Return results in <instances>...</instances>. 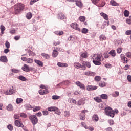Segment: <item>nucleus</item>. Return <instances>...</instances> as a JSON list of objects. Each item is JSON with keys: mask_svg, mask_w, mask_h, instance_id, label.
I'll return each instance as SVG.
<instances>
[{"mask_svg": "<svg viewBox=\"0 0 131 131\" xmlns=\"http://www.w3.org/2000/svg\"><path fill=\"white\" fill-rule=\"evenodd\" d=\"M43 115L47 116L49 114V112L48 111H42Z\"/></svg>", "mask_w": 131, "mask_h": 131, "instance_id": "63", "label": "nucleus"}, {"mask_svg": "<svg viewBox=\"0 0 131 131\" xmlns=\"http://www.w3.org/2000/svg\"><path fill=\"white\" fill-rule=\"evenodd\" d=\"M40 109H41L40 106H36V107H34L33 108V111L34 112H36V111H38L39 110H40Z\"/></svg>", "mask_w": 131, "mask_h": 131, "instance_id": "41", "label": "nucleus"}, {"mask_svg": "<svg viewBox=\"0 0 131 131\" xmlns=\"http://www.w3.org/2000/svg\"><path fill=\"white\" fill-rule=\"evenodd\" d=\"M10 42H9V41H6L5 42V47L6 48H7V49H10Z\"/></svg>", "mask_w": 131, "mask_h": 131, "instance_id": "52", "label": "nucleus"}, {"mask_svg": "<svg viewBox=\"0 0 131 131\" xmlns=\"http://www.w3.org/2000/svg\"><path fill=\"white\" fill-rule=\"evenodd\" d=\"M29 118L31 121L33 125H35V124H37L38 122V119L37 118V117H36V115H31L29 117Z\"/></svg>", "mask_w": 131, "mask_h": 131, "instance_id": "3", "label": "nucleus"}, {"mask_svg": "<svg viewBox=\"0 0 131 131\" xmlns=\"http://www.w3.org/2000/svg\"><path fill=\"white\" fill-rule=\"evenodd\" d=\"M74 66L75 68L79 69V68H81L82 65L79 62H75L74 63Z\"/></svg>", "mask_w": 131, "mask_h": 131, "instance_id": "24", "label": "nucleus"}, {"mask_svg": "<svg viewBox=\"0 0 131 131\" xmlns=\"http://www.w3.org/2000/svg\"><path fill=\"white\" fill-rule=\"evenodd\" d=\"M127 79L128 81H129V82H131V76L128 75L127 77Z\"/></svg>", "mask_w": 131, "mask_h": 131, "instance_id": "64", "label": "nucleus"}, {"mask_svg": "<svg viewBox=\"0 0 131 131\" xmlns=\"http://www.w3.org/2000/svg\"><path fill=\"white\" fill-rule=\"evenodd\" d=\"M100 40L101 41H103V40H106V36H105V35H101L100 36Z\"/></svg>", "mask_w": 131, "mask_h": 131, "instance_id": "40", "label": "nucleus"}, {"mask_svg": "<svg viewBox=\"0 0 131 131\" xmlns=\"http://www.w3.org/2000/svg\"><path fill=\"white\" fill-rule=\"evenodd\" d=\"M34 62H35V63H36V64L38 65V66H39L40 67H42V66H43V62H42L40 60L35 59Z\"/></svg>", "mask_w": 131, "mask_h": 131, "instance_id": "17", "label": "nucleus"}, {"mask_svg": "<svg viewBox=\"0 0 131 131\" xmlns=\"http://www.w3.org/2000/svg\"><path fill=\"white\" fill-rule=\"evenodd\" d=\"M25 52H28L29 56L30 57H34L35 56V53L33 52V49L32 47L29 46L28 48L25 49Z\"/></svg>", "mask_w": 131, "mask_h": 131, "instance_id": "6", "label": "nucleus"}, {"mask_svg": "<svg viewBox=\"0 0 131 131\" xmlns=\"http://www.w3.org/2000/svg\"><path fill=\"white\" fill-rule=\"evenodd\" d=\"M93 63H94L95 65H101V61L97 60L96 59H94V58H93Z\"/></svg>", "mask_w": 131, "mask_h": 131, "instance_id": "32", "label": "nucleus"}, {"mask_svg": "<svg viewBox=\"0 0 131 131\" xmlns=\"http://www.w3.org/2000/svg\"><path fill=\"white\" fill-rule=\"evenodd\" d=\"M81 63V68L82 70H85L86 68H91V63H90L89 62L82 60Z\"/></svg>", "mask_w": 131, "mask_h": 131, "instance_id": "4", "label": "nucleus"}, {"mask_svg": "<svg viewBox=\"0 0 131 131\" xmlns=\"http://www.w3.org/2000/svg\"><path fill=\"white\" fill-rule=\"evenodd\" d=\"M76 5L79 8H82V3L80 1V0H76Z\"/></svg>", "mask_w": 131, "mask_h": 131, "instance_id": "21", "label": "nucleus"}, {"mask_svg": "<svg viewBox=\"0 0 131 131\" xmlns=\"http://www.w3.org/2000/svg\"><path fill=\"white\" fill-rule=\"evenodd\" d=\"M12 72L13 73H19L20 72V70L16 69H12L11 70Z\"/></svg>", "mask_w": 131, "mask_h": 131, "instance_id": "46", "label": "nucleus"}, {"mask_svg": "<svg viewBox=\"0 0 131 131\" xmlns=\"http://www.w3.org/2000/svg\"><path fill=\"white\" fill-rule=\"evenodd\" d=\"M99 86H100V88H104V86H105L106 85V82H101L99 83Z\"/></svg>", "mask_w": 131, "mask_h": 131, "instance_id": "47", "label": "nucleus"}, {"mask_svg": "<svg viewBox=\"0 0 131 131\" xmlns=\"http://www.w3.org/2000/svg\"><path fill=\"white\" fill-rule=\"evenodd\" d=\"M0 30H1V33L2 34H4L5 31L6 30V28L4 26V25H1L0 26Z\"/></svg>", "mask_w": 131, "mask_h": 131, "instance_id": "29", "label": "nucleus"}, {"mask_svg": "<svg viewBox=\"0 0 131 131\" xmlns=\"http://www.w3.org/2000/svg\"><path fill=\"white\" fill-rule=\"evenodd\" d=\"M80 118L81 120H84L85 119V114H81L80 116Z\"/></svg>", "mask_w": 131, "mask_h": 131, "instance_id": "48", "label": "nucleus"}, {"mask_svg": "<svg viewBox=\"0 0 131 131\" xmlns=\"http://www.w3.org/2000/svg\"><path fill=\"white\" fill-rule=\"evenodd\" d=\"M79 19L81 22H84L85 21V17L84 16H80Z\"/></svg>", "mask_w": 131, "mask_h": 131, "instance_id": "49", "label": "nucleus"}, {"mask_svg": "<svg viewBox=\"0 0 131 131\" xmlns=\"http://www.w3.org/2000/svg\"><path fill=\"white\" fill-rule=\"evenodd\" d=\"M41 56L43 57V58H45V59H49V58H50V55L46 53H42Z\"/></svg>", "mask_w": 131, "mask_h": 131, "instance_id": "43", "label": "nucleus"}, {"mask_svg": "<svg viewBox=\"0 0 131 131\" xmlns=\"http://www.w3.org/2000/svg\"><path fill=\"white\" fill-rule=\"evenodd\" d=\"M23 102V99L22 98H17L16 100V102L17 104H20V103H22Z\"/></svg>", "mask_w": 131, "mask_h": 131, "instance_id": "45", "label": "nucleus"}, {"mask_svg": "<svg viewBox=\"0 0 131 131\" xmlns=\"http://www.w3.org/2000/svg\"><path fill=\"white\" fill-rule=\"evenodd\" d=\"M100 97L103 100H106V99H108V95L107 94H101L100 95Z\"/></svg>", "mask_w": 131, "mask_h": 131, "instance_id": "34", "label": "nucleus"}, {"mask_svg": "<svg viewBox=\"0 0 131 131\" xmlns=\"http://www.w3.org/2000/svg\"><path fill=\"white\" fill-rule=\"evenodd\" d=\"M108 54L112 56V57H115L116 56V53L115 50H112L109 52Z\"/></svg>", "mask_w": 131, "mask_h": 131, "instance_id": "26", "label": "nucleus"}, {"mask_svg": "<svg viewBox=\"0 0 131 131\" xmlns=\"http://www.w3.org/2000/svg\"><path fill=\"white\" fill-rule=\"evenodd\" d=\"M7 109L8 111H13V110L14 108L13 107V105H12L11 104H9L7 106Z\"/></svg>", "mask_w": 131, "mask_h": 131, "instance_id": "33", "label": "nucleus"}, {"mask_svg": "<svg viewBox=\"0 0 131 131\" xmlns=\"http://www.w3.org/2000/svg\"><path fill=\"white\" fill-rule=\"evenodd\" d=\"M126 35H130L131 34V30H127L125 32Z\"/></svg>", "mask_w": 131, "mask_h": 131, "instance_id": "62", "label": "nucleus"}, {"mask_svg": "<svg viewBox=\"0 0 131 131\" xmlns=\"http://www.w3.org/2000/svg\"><path fill=\"white\" fill-rule=\"evenodd\" d=\"M21 69L23 71H25V72H30V70H33V68L31 67L29 68L28 65L24 64V66L22 67Z\"/></svg>", "mask_w": 131, "mask_h": 131, "instance_id": "7", "label": "nucleus"}, {"mask_svg": "<svg viewBox=\"0 0 131 131\" xmlns=\"http://www.w3.org/2000/svg\"><path fill=\"white\" fill-rule=\"evenodd\" d=\"M14 93H15V90H12L11 89L9 90H7L4 92L5 95H13V94H14Z\"/></svg>", "mask_w": 131, "mask_h": 131, "instance_id": "13", "label": "nucleus"}, {"mask_svg": "<svg viewBox=\"0 0 131 131\" xmlns=\"http://www.w3.org/2000/svg\"><path fill=\"white\" fill-rule=\"evenodd\" d=\"M70 103L71 104H76V103H77V102H76V100L73 98H71L70 99Z\"/></svg>", "mask_w": 131, "mask_h": 131, "instance_id": "53", "label": "nucleus"}, {"mask_svg": "<svg viewBox=\"0 0 131 131\" xmlns=\"http://www.w3.org/2000/svg\"><path fill=\"white\" fill-rule=\"evenodd\" d=\"M98 89V86H93L92 85H88L86 86L87 91H95V90H97Z\"/></svg>", "mask_w": 131, "mask_h": 131, "instance_id": "10", "label": "nucleus"}, {"mask_svg": "<svg viewBox=\"0 0 131 131\" xmlns=\"http://www.w3.org/2000/svg\"><path fill=\"white\" fill-rule=\"evenodd\" d=\"M26 18L28 19V20H30V19L32 18V13H31V12L27 13Z\"/></svg>", "mask_w": 131, "mask_h": 131, "instance_id": "30", "label": "nucleus"}, {"mask_svg": "<svg viewBox=\"0 0 131 131\" xmlns=\"http://www.w3.org/2000/svg\"><path fill=\"white\" fill-rule=\"evenodd\" d=\"M55 34H56V35H63V34H64V32H63L62 31H56L55 32H54Z\"/></svg>", "mask_w": 131, "mask_h": 131, "instance_id": "27", "label": "nucleus"}, {"mask_svg": "<svg viewBox=\"0 0 131 131\" xmlns=\"http://www.w3.org/2000/svg\"><path fill=\"white\" fill-rule=\"evenodd\" d=\"M108 122L110 125H113L114 124V121H113V120H108Z\"/></svg>", "mask_w": 131, "mask_h": 131, "instance_id": "57", "label": "nucleus"}, {"mask_svg": "<svg viewBox=\"0 0 131 131\" xmlns=\"http://www.w3.org/2000/svg\"><path fill=\"white\" fill-rule=\"evenodd\" d=\"M23 10H24V5L22 3L17 4L14 6V13L16 15H18Z\"/></svg>", "mask_w": 131, "mask_h": 131, "instance_id": "2", "label": "nucleus"}, {"mask_svg": "<svg viewBox=\"0 0 131 131\" xmlns=\"http://www.w3.org/2000/svg\"><path fill=\"white\" fill-rule=\"evenodd\" d=\"M81 58H88V54L85 52L81 54L80 60L81 61Z\"/></svg>", "mask_w": 131, "mask_h": 131, "instance_id": "36", "label": "nucleus"}, {"mask_svg": "<svg viewBox=\"0 0 131 131\" xmlns=\"http://www.w3.org/2000/svg\"><path fill=\"white\" fill-rule=\"evenodd\" d=\"M70 114V113H69V112L68 111L64 112V116L66 117H69Z\"/></svg>", "mask_w": 131, "mask_h": 131, "instance_id": "61", "label": "nucleus"}, {"mask_svg": "<svg viewBox=\"0 0 131 131\" xmlns=\"http://www.w3.org/2000/svg\"><path fill=\"white\" fill-rule=\"evenodd\" d=\"M84 104H85V102H84V100L82 99H80L78 101L77 105H78L79 106H80L81 105H84Z\"/></svg>", "mask_w": 131, "mask_h": 131, "instance_id": "28", "label": "nucleus"}, {"mask_svg": "<svg viewBox=\"0 0 131 131\" xmlns=\"http://www.w3.org/2000/svg\"><path fill=\"white\" fill-rule=\"evenodd\" d=\"M100 15L101 16V17H103L104 20H108V15H107L106 13H104V12H101L100 13Z\"/></svg>", "mask_w": 131, "mask_h": 131, "instance_id": "22", "label": "nucleus"}, {"mask_svg": "<svg viewBox=\"0 0 131 131\" xmlns=\"http://www.w3.org/2000/svg\"><path fill=\"white\" fill-rule=\"evenodd\" d=\"M24 107L27 110H30V109H32V106L29 104H27L24 105Z\"/></svg>", "mask_w": 131, "mask_h": 131, "instance_id": "31", "label": "nucleus"}, {"mask_svg": "<svg viewBox=\"0 0 131 131\" xmlns=\"http://www.w3.org/2000/svg\"><path fill=\"white\" fill-rule=\"evenodd\" d=\"M81 32H82V33H83L84 34H86V33H88V32H89V30L85 28H83L81 30Z\"/></svg>", "mask_w": 131, "mask_h": 131, "instance_id": "38", "label": "nucleus"}, {"mask_svg": "<svg viewBox=\"0 0 131 131\" xmlns=\"http://www.w3.org/2000/svg\"><path fill=\"white\" fill-rule=\"evenodd\" d=\"M95 80H96V81H100V80H101V76H95Z\"/></svg>", "mask_w": 131, "mask_h": 131, "instance_id": "51", "label": "nucleus"}, {"mask_svg": "<svg viewBox=\"0 0 131 131\" xmlns=\"http://www.w3.org/2000/svg\"><path fill=\"white\" fill-rule=\"evenodd\" d=\"M110 4L112 6H119V4L116 3V2H115V1L114 0H112L110 1Z\"/></svg>", "mask_w": 131, "mask_h": 131, "instance_id": "25", "label": "nucleus"}, {"mask_svg": "<svg viewBox=\"0 0 131 131\" xmlns=\"http://www.w3.org/2000/svg\"><path fill=\"white\" fill-rule=\"evenodd\" d=\"M92 120L96 122H98L99 121V116H98V115H94L92 117Z\"/></svg>", "mask_w": 131, "mask_h": 131, "instance_id": "23", "label": "nucleus"}, {"mask_svg": "<svg viewBox=\"0 0 131 131\" xmlns=\"http://www.w3.org/2000/svg\"><path fill=\"white\" fill-rule=\"evenodd\" d=\"M60 98H61V97H60L58 95H53L52 96V100H59V99H60Z\"/></svg>", "mask_w": 131, "mask_h": 131, "instance_id": "39", "label": "nucleus"}, {"mask_svg": "<svg viewBox=\"0 0 131 131\" xmlns=\"http://www.w3.org/2000/svg\"><path fill=\"white\" fill-rule=\"evenodd\" d=\"M69 83V81H64L63 82H61V85H67Z\"/></svg>", "mask_w": 131, "mask_h": 131, "instance_id": "54", "label": "nucleus"}, {"mask_svg": "<svg viewBox=\"0 0 131 131\" xmlns=\"http://www.w3.org/2000/svg\"><path fill=\"white\" fill-rule=\"evenodd\" d=\"M58 54H59V53L57 51L56 49L54 48L52 52V57H53V58H56V57L58 56Z\"/></svg>", "mask_w": 131, "mask_h": 131, "instance_id": "20", "label": "nucleus"}, {"mask_svg": "<svg viewBox=\"0 0 131 131\" xmlns=\"http://www.w3.org/2000/svg\"><path fill=\"white\" fill-rule=\"evenodd\" d=\"M81 125H82V126H83V127H84L85 129H88V128H89V127L86 126V124H85V123L82 122L81 123Z\"/></svg>", "mask_w": 131, "mask_h": 131, "instance_id": "58", "label": "nucleus"}, {"mask_svg": "<svg viewBox=\"0 0 131 131\" xmlns=\"http://www.w3.org/2000/svg\"><path fill=\"white\" fill-rule=\"evenodd\" d=\"M126 57L127 58H128V59H131V52H128L126 53Z\"/></svg>", "mask_w": 131, "mask_h": 131, "instance_id": "50", "label": "nucleus"}, {"mask_svg": "<svg viewBox=\"0 0 131 131\" xmlns=\"http://www.w3.org/2000/svg\"><path fill=\"white\" fill-rule=\"evenodd\" d=\"M20 117H23L24 118H26V117H27V115L24 113H21L20 114Z\"/></svg>", "mask_w": 131, "mask_h": 131, "instance_id": "56", "label": "nucleus"}, {"mask_svg": "<svg viewBox=\"0 0 131 131\" xmlns=\"http://www.w3.org/2000/svg\"><path fill=\"white\" fill-rule=\"evenodd\" d=\"M93 58H94V60H98L99 61H102L104 60V57H103L102 54H94L93 55Z\"/></svg>", "mask_w": 131, "mask_h": 131, "instance_id": "5", "label": "nucleus"}, {"mask_svg": "<svg viewBox=\"0 0 131 131\" xmlns=\"http://www.w3.org/2000/svg\"><path fill=\"white\" fill-rule=\"evenodd\" d=\"M39 94L42 96L43 95H47V94H49V90H48V89H41L39 90Z\"/></svg>", "mask_w": 131, "mask_h": 131, "instance_id": "12", "label": "nucleus"}, {"mask_svg": "<svg viewBox=\"0 0 131 131\" xmlns=\"http://www.w3.org/2000/svg\"><path fill=\"white\" fill-rule=\"evenodd\" d=\"M58 19L59 20H64V19H66V16L64 13H60L58 14Z\"/></svg>", "mask_w": 131, "mask_h": 131, "instance_id": "19", "label": "nucleus"}, {"mask_svg": "<svg viewBox=\"0 0 131 131\" xmlns=\"http://www.w3.org/2000/svg\"><path fill=\"white\" fill-rule=\"evenodd\" d=\"M120 57L121 60L122 61L123 63H124V64H126L127 62H128V59H127V58L125 57V55H124V54H121Z\"/></svg>", "mask_w": 131, "mask_h": 131, "instance_id": "9", "label": "nucleus"}, {"mask_svg": "<svg viewBox=\"0 0 131 131\" xmlns=\"http://www.w3.org/2000/svg\"><path fill=\"white\" fill-rule=\"evenodd\" d=\"M14 124L15 126H17V127H21L22 126V125L23 124L21 121L16 120L14 122Z\"/></svg>", "mask_w": 131, "mask_h": 131, "instance_id": "14", "label": "nucleus"}, {"mask_svg": "<svg viewBox=\"0 0 131 131\" xmlns=\"http://www.w3.org/2000/svg\"><path fill=\"white\" fill-rule=\"evenodd\" d=\"M125 17H128L129 16V11L128 10H125L124 12Z\"/></svg>", "mask_w": 131, "mask_h": 131, "instance_id": "44", "label": "nucleus"}, {"mask_svg": "<svg viewBox=\"0 0 131 131\" xmlns=\"http://www.w3.org/2000/svg\"><path fill=\"white\" fill-rule=\"evenodd\" d=\"M7 128L10 131H12L13 129V126L12 125H8L7 126Z\"/></svg>", "mask_w": 131, "mask_h": 131, "instance_id": "59", "label": "nucleus"}, {"mask_svg": "<svg viewBox=\"0 0 131 131\" xmlns=\"http://www.w3.org/2000/svg\"><path fill=\"white\" fill-rule=\"evenodd\" d=\"M75 84L77 85V86H79L80 89L82 90H85V86H84V84L81 83L80 81H77L75 82Z\"/></svg>", "mask_w": 131, "mask_h": 131, "instance_id": "11", "label": "nucleus"}, {"mask_svg": "<svg viewBox=\"0 0 131 131\" xmlns=\"http://www.w3.org/2000/svg\"><path fill=\"white\" fill-rule=\"evenodd\" d=\"M94 100L96 101V102H97V103H102V100L99 97H94Z\"/></svg>", "mask_w": 131, "mask_h": 131, "instance_id": "37", "label": "nucleus"}, {"mask_svg": "<svg viewBox=\"0 0 131 131\" xmlns=\"http://www.w3.org/2000/svg\"><path fill=\"white\" fill-rule=\"evenodd\" d=\"M58 110V108L56 106H51L48 107V111L52 112L53 111H57Z\"/></svg>", "mask_w": 131, "mask_h": 131, "instance_id": "18", "label": "nucleus"}, {"mask_svg": "<svg viewBox=\"0 0 131 131\" xmlns=\"http://www.w3.org/2000/svg\"><path fill=\"white\" fill-rule=\"evenodd\" d=\"M28 58H27L26 57H25V56H22L21 57V60H22V61H23V62H26V61H27V59H28Z\"/></svg>", "mask_w": 131, "mask_h": 131, "instance_id": "60", "label": "nucleus"}, {"mask_svg": "<svg viewBox=\"0 0 131 131\" xmlns=\"http://www.w3.org/2000/svg\"><path fill=\"white\" fill-rule=\"evenodd\" d=\"M121 52H122V48H118L117 49V53L118 54H120V53H121Z\"/></svg>", "mask_w": 131, "mask_h": 131, "instance_id": "55", "label": "nucleus"}, {"mask_svg": "<svg viewBox=\"0 0 131 131\" xmlns=\"http://www.w3.org/2000/svg\"><path fill=\"white\" fill-rule=\"evenodd\" d=\"M27 63H28V64H32L33 63V59L28 58L27 60Z\"/></svg>", "mask_w": 131, "mask_h": 131, "instance_id": "42", "label": "nucleus"}, {"mask_svg": "<svg viewBox=\"0 0 131 131\" xmlns=\"http://www.w3.org/2000/svg\"><path fill=\"white\" fill-rule=\"evenodd\" d=\"M71 27L73 28V29H75V30H77V31H79V32H80L81 30L79 27H78V25L76 23H73L70 25Z\"/></svg>", "mask_w": 131, "mask_h": 131, "instance_id": "8", "label": "nucleus"}, {"mask_svg": "<svg viewBox=\"0 0 131 131\" xmlns=\"http://www.w3.org/2000/svg\"><path fill=\"white\" fill-rule=\"evenodd\" d=\"M0 61L4 63H8V58H7L6 56H1L0 57Z\"/></svg>", "mask_w": 131, "mask_h": 131, "instance_id": "15", "label": "nucleus"}, {"mask_svg": "<svg viewBox=\"0 0 131 131\" xmlns=\"http://www.w3.org/2000/svg\"><path fill=\"white\" fill-rule=\"evenodd\" d=\"M57 66H58V67H64V68H66V67H68V64L67 63H63L62 62H57Z\"/></svg>", "mask_w": 131, "mask_h": 131, "instance_id": "16", "label": "nucleus"}, {"mask_svg": "<svg viewBox=\"0 0 131 131\" xmlns=\"http://www.w3.org/2000/svg\"><path fill=\"white\" fill-rule=\"evenodd\" d=\"M18 79H19V80H21V81H26V80H27V79L22 75L18 77Z\"/></svg>", "mask_w": 131, "mask_h": 131, "instance_id": "35", "label": "nucleus"}, {"mask_svg": "<svg viewBox=\"0 0 131 131\" xmlns=\"http://www.w3.org/2000/svg\"><path fill=\"white\" fill-rule=\"evenodd\" d=\"M105 114L107 116H110V117H114L115 113H118V110L115 109L114 111L112 110V108L110 107H107L105 109Z\"/></svg>", "mask_w": 131, "mask_h": 131, "instance_id": "1", "label": "nucleus"}]
</instances>
